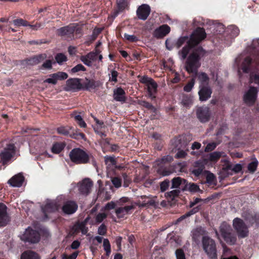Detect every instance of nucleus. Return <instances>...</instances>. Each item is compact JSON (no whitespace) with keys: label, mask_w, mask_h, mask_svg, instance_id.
I'll return each mask as SVG.
<instances>
[{"label":"nucleus","mask_w":259,"mask_h":259,"mask_svg":"<svg viewBox=\"0 0 259 259\" xmlns=\"http://www.w3.org/2000/svg\"><path fill=\"white\" fill-rule=\"evenodd\" d=\"M175 254L177 259H186L184 251L182 249H177L176 251Z\"/></svg>","instance_id":"obj_62"},{"label":"nucleus","mask_w":259,"mask_h":259,"mask_svg":"<svg viewBox=\"0 0 259 259\" xmlns=\"http://www.w3.org/2000/svg\"><path fill=\"white\" fill-rule=\"evenodd\" d=\"M50 76V77L45 79L44 81V83H46V82L49 83H51V84H56L57 83L58 79H57V78L56 77L55 73L51 74Z\"/></svg>","instance_id":"obj_46"},{"label":"nucleus","mask_w":259,"mask_h":259,"mask_svg":"<svg viewBox=\"0 0 259 259\" xmlns=\"http://www.w3.org/2000/svg\"><path fill=\"white\" fill-rule=\"evenodd\" d=\"M70 138L76 140H79V139H85V136L82 133H73V134H69L68 135Z\"/></svg>","instance_id":"obj_50"},{"label":"nucleus","mask_w":259,"mask_h":259,"mask_svg":"<svg viewBox=\"0 0 259 259\" xmlns=\"http://www.w3.org/2000/svg\"><path fill=\"white\" fill-rule=\"evenodd\" d=\"M133 205H125L116 208L115 213L117 217L119 219L124 218L126 216L131 213V210L133 209Z\"/></svg>","instance_id":"obj_18"},{"label":"nucleus","mask_w":259,"mask_h":259,"mask_svg":"<svg viewBox=\"0 0 259 259\" xmlns=\"http://www.w3.org/2000/svg\"><path fill=\"white\" fill-rule=\"evenodd\" d=\"M64 147L63 144L56 143L53 145L51 151L54 153L58 154L64 149Z\"/></svg>","instance_id":"obj_33"},{"label":"nucleus","mask_w":259,"mask_h":259,"mask_svg":"<svg viewBox=\"0 0 259 259\" xmlns=\"http://www.w3.org/2000/svg\"><path fill=\"white\" fill-rule=\"evenodd\" d=\"M233 225L237 231L239 237L244 238L248 235V228L242 220L238 218L234 219L233 222Z\"/></svg>","instance_id":"obj_8"},{"label":"nucleus","mask_w":259,"mask_h":259,"mask_svg":"<svg viewBox=\"0 0 259 259\" xmlns=\"http://www.w3.org/2000/svg\"><path fill=\"white\" fill-rule=\"evenodd\" d=\"M71 161L75 164H87L91 163L94 166H97V163L93 155L90 152H87L83 150L76 148L73 149L69 153Z\"/></svg>","instance_id":"obj_3"},{"label":"nucleus","mask_w":259,"mask_h":259,"mask_svg":"<svg viewBox=\"0 0 259 259\" xmlns=\"http://www.w3.org/2000/svg\"><path fill=\"white\" fill-rule=\"evenodd\" d=\"M78 229L83 234H85L88 231V228L85 226V222H81L78 225Z\"/></svg>","instance_id":"obj_53"},{"label":"nucleus","mask_w":259,"mask_h":259,"mask_svg":"<svg viewBox=\"0 0 259 259\" xmlns=\"http://www.w3.org/2000/svg\"><path fill=\"white\" fill-rule=\"evenodd\" d=\"M64 89L66 91H78L82 89V84L79 79L70 78L67 80Z\"/></svg>","instance_id":"obj_12"},{"label":"nucleus","mask_w":259,"mask_h":259,"mask_svg":"<svg viewBox=\"0 0 259 259\" xmlns=\"http://www.w3.org/2000/svg\"><path fill=\"white\" fill-rule=\"evenodd\" d=\"M170 31V27L166 24H163L154 30L153 36L156 38H161L168 34Z\"/></svg>","instance_id":"obj_16"},{"label":"nucleus","mask_w":259,"mask_h":259,"mask_svg":"<svg viewBox=\"0 0 259 259\" xmlns=\"http://www.w3.org/2000/svg\"><path fill=\"white\" fill-rule=\"evenodd\" d=\"M78 205L73 201H68L64 203L62 206V211L67 214H72L77 209Z\"/></svg>","instance_id":"obj_20"},{"label":"nucleus","mask_w":259,"mask_h":259,"mask_svg":"<svg viewBox=\"0 0 259 259\" xmlns=\"http://www.w3.org/2000/svg\"><path fill=\"white\" fill-rule=\"evenodd\" d=\"M16 154V147L14 144H7L0 152V157L4 164L11 160Z\"/></svg>","instance_id":"obj_7"},{"label":"nucleus","mask_w":259,"mask_h":259,"mask_svg":"<svg viewBox=\"0 0 259 259\" xmlns=\"http://www.w3.org/2000/svg\"><path fill=\"white\" fill-rule=\"evenodd\" d=\"M19 236L22 241L30 243H36L39 241L40 238L38 231L33 230L30 227L26 228L24 233Z\"/></svg>","instance_id":"obj_5"},{"label":"nucleus","mask_w":259,"mask_h":259,"mask_svg":"<svg viewBox=\"0 0 259 259\" xmlns=\"http://www.w3.org/2000/svg\"><path fill=\"white\" fill-rule=\"evenodd\" d=\"M154 80L152 78L149 77L147 76H143L140 79V82L146 84V85H147L148 84H150Z\"/></svg>","instance_id":"obj_60"},{"label":"nucleus","mask_w":259,"mask_h":259,"mask_svg":"<svg viewBox=\"0 0 259 259\" xmlns=\"http://www.w3.org/2000/svg\"><path fill=\"white\" fill-rule=\"evenodd\" d=\"M116 204L114 201H110V202L107 203L105 206L101 209L102 211L105 210H110L114 208L115 207Z\"/></svg>","instance_id":"obj_55"},{"label":"nucleus","mask_w":259,"mask_h":259,"mask_svg":"<svg viewBox=\"0 0 259 259\" xmlns=\"http://www.w3.org/2000/svg\"><path fill=\"white\" fill-rule=\"evenodd\" d=\"M85 67L82 64H79L76 65L74 67H73L71 69V71L72 73H76L79 71H85Z\"/></svg>","instance_id":"obj_54"},{"label":"nucleus","mask_w":259,"mask_h":259,"mask_svg":"<svg viewBox=\"0 0 259 259\" xmlns=\"http://www.w3.org/2000/svg\"><path fill=\"white\" fill-rule=\"evenodd\" d=\"M137 204L139 207L154 206L155 205V202L153 199L149 197L141 196L137 201Z\"/></svg>","instance_id":"obj_22"},{"label":"nucleus","mask_w":259,"mask_h":259,"mask_svg":"<svg viewBox=\"0 0 259 259\" xmlns=\"http://www.w3.org/2000/svg\"><path fill=\"white\" fill-rule=\"evenodd\" d=\"M205 233V230L203 228L201 227H197L192 232V238L194 240H197L200 236L204 234Z\"/></svg>","instance_id":"obj_31"},{"label":"nucleus","mask_w":259,"mask_h":259,"mask_svg":"<svg viewBox=\"0 0 259 259\" xmlns=\"http://www.w3.org/2000/svg\"><path fill=\"white\" fill-rule=\"evenodd\" d=\"M80 60L83 63V64L88 66L90 67L92 65V62L90 59L87 58V55L81 56Z\"/></svg>","instance_id":"obj_57"},{"label":"nucleus","mask_w":259,"mask_h":259,"mask_svg":"<svg viewBox=\"0 0 259 259\" xmlns=\"http://www.w3.org/2000/svg\"><path fill=\"white\" fill-rule=\"evenodd\" d=\"M41 208L44 213L46 215L47 213L58 210V204L55 200H47L46 204L44 206H41Z\"/></svg>","instance_id":"obj_19"},{"label":"nucleus","mask_w":259,"mask_h":259,"mask_svg":"<svg viewBox=\"0 0 259 259\" xmlns=\"http://www.w3.org/2000/svg\"><path fill=\"white\" fill-rule=\"evenodd\" d=\"M198 78L200 82L199 86H206L208 85V77L207 74L204 72L200 73L198 74Z\"/></svg>","instance_id":"obj_30"},{"label":"nucleus","mask_w":259,"mask_h":259,"mask_svg":"<svg viewBox=\"0 0 259 259\" xmlns=\"http://www.w3.org/2000/svg\"><path fill=\"white\" fill-rule=\"evenodd\" d=\"M206 37V33L202 28H197L191 34L190 37L187 36L180 37L177 40L176 45L177 48H180L184 44L185 46L179 51L178 55L181 60H184L191 50L192 53L188 57L185 69L189 73L196 74L200 66V60L204 54L202 47L197 46Z\"/></svg>","instance_id":"obj_1"},{"label":"nucleus","mask_w":259,"mask_h":259,"mask_svg":"<svg viewBox=\"0 0 259 259\" xmlns=\"http://www.w3.org/2000/svg\"><path fill=\"white\" fill-rule=\"evenodd\" d=\"M139 104L145 107V108L151 110L153 112H155L156 111V108L150 103L145 101H139Z\"/></svg>","instance_id":"obj_41"},{"label":"nucleus","mask_w":259,"mask_h":259,"mask_svg":"<svg viewBox=\"0 0 259 259\" xmlns=\"http://www.w3.org/2000/svg\"><path fill=\"white\" fill-rule=\"evenodd\" d=\"M258 163L257 159L254 158L253 160L248 165L247 168L248 171L251 173H253L256 169Z\"/></svg>","instance_id":"obj_36"},{"label":"nucleus","mask_w":259,"mask_h":259,"mask_svg":"<svg viewBox=\"0 0 259 259\" xmlns=\"http://www.w3.org/2000/svg\"><path fill=\"white\" fill-rule=\"evenodd\" d=\"M197 118L201 122H205L208 121L210 113L209 109L207 107H199L196 111Z\"/></svg>","instance_id":"obj_15"},{"label":"nucleus","mask_w":259,"mask_h":259,"mask_svg":"<svg viewBox=\"0 0 259 259\" xmlns=\"http://www.w3.org/2000/svg\"><path fill=\"white\" fill-rule=\"evenodd\" d=\"M202 246L204 250L210 258H217L216 246L213 240L208 236L203 237Z\"/></svg>","instance_id":"obj_4"},{"label":"nucleus","mask_w":259,"mask_h":259,"mask_svg":"<svg viewBox=\"0 0 259 259\" xmlns=\"http://www.w3.org/2000/svg\"><path fill=\"white\" fill-rule=\"evenodd\" d=\"M107 229L104 224H102L98 229V233L100 235H105L106 234Z\"/></svg>","instance_id":"obj_59"},{"label":"nucleus","mask_w":259,"mask_h":259,"mask_svg":"<svg viewBox=\"0 0 259 259\" xmlns=\"http://www.w3.org/2000/svg\"><path fill=\"white\" fill-rule=\"evenodd\" d=\"M239 29L237 27L234 25L229 26L226 30V33L228 35L225 41L226 45L230 46L234 40V38L239 35Z\"/></svg>","instance_id":"obj_11"},{"label":"nucleus","mask_w":259,"mask_h":259,"mask_svg":"<svg viewBox=\"0 0 259 259\" xmlns=\"http://www.w3.org/2000/svg\"><path fill=\"white\" fill-rule=\"evenodd\" d=\"M150 12V7L147 4H143L139 6L136 12L138 18L142 20H146Z\"/></svg>","instance_id":"obj_13"},{"label":"nucleus","mask_w":259,"mask_h":259,"mask_svg":"<svg viewBox=\"0 0 259 259\" xmlns=\"http://www.w3.org/2000/svg\"><path fill=\"white\" fill-rule=\"evenodd\" d=\"M103 247L104 249L106 252V255H109L111 252V246L110 242L107 239H104L103 240Z\"/></svg>","instance_id":"obj_44"},{"label":"nucleus","mask_w":259,"mask_h":259,"mask_svg":"<svg viewBox=\"0 0 259 259\" xmlns=\"http://www.w3.org/2000/svg\"><path fill=\"white\" fill-rule=\"evenodd\" d=\"M100 53V51L97 49H96L95 52H92L88 53L87 55V58H88L92 62L93 61H95L97 58V56Z\"/></svg>","instance_id":"obj_45"},{"label":"nucleus","mask_w":259,"mask_h":259,"mask_svg":"<svg viewBox=\"0 0 259 259\" xmlns=\"http://www.w3.org/2000/svg\"><path fill=\"white\" fill-rule=\"evenodd\" d=\"M196 212H197V211L195 210V209H193L190 210L189 211H188V212H187L185 214H184L182 216H181V217H180L177 220V222H181V221L183 220L184 219H186V218L189 217L190 216L194 214Z\"/></svg>","instance_id":"obj_48"},{"label":"nucleus","mask_w":259,"mask_h":259,"mask_svg":"<svg viewBox=\"0 0 259 259\" xmlns=\"http://www.w3.org/2000/svg\"><path fill=\"white\" fill-rule=\"evenodd\" d=\"M223 152L214 151L209 154V160L211 161H214L218 160L222 156Z\"/></svg>","instance_id":"obj_38"},{"label":"nucleus","mask_w":259,"mask_h":259,"mask_svg":"<svg viewBox=\"0 0 259 259\" xmlns=\"http://www.w3.org/2000/svg\"><path fill=\"white\" fill-rule=\"evenodd\" d=\"M111 182L114 186L116 188H118L121 187V181L119 178L117 177L113 178L111 180Z\"/></svg>","instance_id":"obj_52"},{"label":"nucleus","mask_w":259,"mask_h":259,"mask_svg":"<svg viewBox=\"0 0 259 259\" xmlns=\"http://www.w3.org/2000/svg\"><path fill=\"white\" fill-rule=\"evenodd\" d=\"M83 89L91 91V90L95 89L96 88L99 86V83L98 81H96L94 79H90L85 78L84 82L83 83Z\"/></svg>","instance_id":"obj_25"},{"label":"nucleus","mask_w":259,"mask_h":259,"mask_svg":"<svg viewBox=\"0 0 259 259\" xmlns=\"http://www.w3.org/2000/svg\"><path fill=\"white\" fill-rule=\"evenodd\" d=\"M250 82H254L259 85V75L258 74H250Z\"/></svg>","instance_id":"obj_61"},{"label":"nucleus","mask_w":259,"mask_h":259,"mask_svg":"<svg viewBox=\"0 0 259 259\" xmlns=\"http://www.w3.org/2000/svg\"><path fill=\"white\" fill-rule=\"evenodd\" d=\"M70 127L61 126L57 129L58 134L68 136L70 134Z\"/></svg>","instance_id":"obj_37"},{"label":"nucleus","mask_w":259,"mask_h":259,"mask_svg":"<svg viewBox=\"0 0 259 259\" xmlns=\"http://www.w3.org/2000/svg\"><path fill=\"white\" fill-rule=\"evenodd\" d=\"M46 57V56L45 54H41L39 56L32 58L30 61H31L33 64H37Z\"/></svg>","instance_id":"obj_47"},{"label":"nucleus","mask_w":259,"mask_h":259,"mask_svg":"<svg viewBox=\"0 0 259 259\" xmlns=\"http://www.w3.org/2000/svg\"><path fill=\"white\" fill-rule=\"evenodd\" d=\"M180 193L179 189H175L165 193V197L169 201L175 200V198L178 197Z\"/></svg>","instance_id":"obj_29"},{"label":"nucleus","mask_w":259,"mask_h":259,"mask_svg":"<svg viewBox=\"0 0 259 259\" xmlns=\"http://www.w3.org/2000/svg\"><path fill=\"white\" fill-rule=\"evenodd\" d=\"M169 186V181L167 179L162 182L160 184V190L161 192H164L166 190Z\"/></svg>","instance_id":"obj_49"},{"label":"nucleus","mask_w":259,"mask_h":259,"mask_svg":"<svg viewBox=\"0 0 259 259\" xmlns=\"http://www.w3.org/2000/svg\"><path fill=\"white\" fill-rule=\"evenodd\" d=\"M107 217V213L102 212L98 213L95 217V222L97 224L102 223Z\"/></svg>","instance_id":"obj_39"},{"label":"nucleus","mask_w":259,"mask_h":259,"mask_svg":"<svg viewBox=\"0 0 259 259\" xmlns=\"http://www.w3.org/2000/svg\"><path fill=\"white\" fill-rule=\"evenodd\" d=\"M24 178L21 174L16 175L8 181V183L13 187H20L23 183Z\"/></svg>","instance_id":"obj_23"},{"label":"nucleus","mask_w":259,"mask_h":259,"mask_svg":"<svg viewBox=\"0 0 259 259\" xmlns=\"http://www.w3.org/2000/svg\"><path fill=\"white\" fill-rule=\"evenodd\" d=\"M124 37L126 39H127L131 42H136L139 40L137 36H136L135 35H130L127 33L124 34Z\"/></svg>","instance_id":"obj_58"},{"label":"nucleus","mask_w":259,"mask_h":259,"mask_svg":"<svg viewBox=\"0 0 259 259\" xmlns=\"http://www.w3.org/2000/svg\"><path fill=\"white\" fill-rule=\"evenodd\" d=\"M113 98L116 101L124 102L126 100L125 91L120 87L114 90Z\"/></svg>","instance_id":"obj_24"},{"label":"nucleus","mask_w":259,"mask_h":259,"mask_svg":"<svg viewBox=\"0 0 259 259\" xmlns=\"http://www.w3.org/2000/svg\"><path fill=\"white\" fill-rule=\"evenodd\" d=\"M181 103L184 106L188 107L192 104L193 98L188 96H184Z\"/></svg>","instance_id":"obj_34"},{"label":"nucleus","mask_w":259,"mask_h":259,"mask_svg":"<svg viewBox=\"0 0 259 259\" xmlns=\"http://www.w3.org/2000/svg\"><path fill=\"white\" fill-rule=\"evenodd\" d=\"M56 62L61 65L63 62L67 61V57L63 53H58L55 56Z\"/></svg>","instance_id":"obj_40"},{"label":"nucleus","mask_w":259,"mask_h":259,"mask_svg":"<svg viewBox=\"0 0 259 259\" xmlns=\"http://www.w3.org/2000/svg\"><path fill=\"white\" fill-rule=\"evenodd\" d=\"M222 245L223 247V254L221 259H238V258L235 255L228 256L227 253L230 252V250L225 244H223Z\"/></svg>","instance_id":"obj_35"},{"label":"nucleus","mask_w":259,"mask_h":259,"mask_svg":"<svg viewBox=\"0 0 259 259\" xmlns=\"http://www.w3.org/2000/svg\"><path fill=\"white\" fill-rule=\"evenodd\" d=\"M217 147L214 142L208 143L205 148V151L208 152L213 150Z\"/></svg>","instance_id":"obj_64"},{"label":"nucleus","mask_w":259,"mask_h":259,"mask_svg":"<svg viewBox=\"0 0 259 259\" xmlns=\"http://www.w3.org/2000/svg\"><path fill=\"white\" fill-rule=\"evenodd\" d=\"M148 96L152 100L156 98L157 93V84L154 80L147 85Z\"/></svg>","instance_id":"obj_26"},{"label":"nucleus","mask_w":259,"mask_h":259,"mask_svg":"<svg viewBox=\"0 0 259 259\" xmlns=\"http://www.w3.org/2000/svg\"><path fill=\"white\" fill-rule=\"evenodd\" d=\"M21 259H40V257L35 252L29 250L22 253Z\"/></svg>","instance_id":"obj_28"},{"label":"nucleus","mask_w":259,"mask_h":259,"mask_svg":"<svg viewBox=\"0 0 259 259\" xmlns=\"http://www.w3.org/2000/svg\"><path fill=\"white\" fill-rule=\"evenodd\" d=\"M258 90L255 87H250L243 95V100L247 105L251 106L254 104L257 96Z\"/></svg>","instance_id":"obj_10"},{"label":"nucleus","mask_w":259,"mask_h":259,"mask_svg":"<svg viewBox=\"0 0 259 259\" xmlns=\"http://www.w3.org/2000/svg\"><path fill=\"white\" fill-rule=\"evenodd\" d=\"M212 90L208 85L199 86L198 95L199 100L201 102H204L208 100L211 95Z\"/></svg>","instance_id":"obj_17"},{"label":"nucleus","mask_w":259,"mask_h":259,"mask_svg":"<svg viewBox=\"0 0 259 259\" xmlns=\"http://www.w3.org/2000/svg\"><path fill=\"white\" fill-rule=\"evenodd\" d=\"M195 78H193L184 87V91L186 92H190L191 91L194 87L195 84Z\"/></svg>","instance_id":"obj_43"},{"label":"nucleus","mask_w":259,"mask_h":259,"mask_svg":"<svg viewBox=\"0 0 259 259\" xmlns=\"http://www.w3.org/2000/svg\"><path fill=\"white\" fill-rule=\"evenodd\" d=\"M246 52L252 55V58L247 57L242 63L241 69L245 73H248L252 64L259 65V38H254L248 42L246 46Z\"/></svg>","instance_id":"obj_2"},{"label":"nucleus","mask_w":259,"mask_h":259,"mask_svg":"<svg viewBox=\"0 0 259 259\" xmlns=\"http://www.w3.org/2000/svg\"><path fill=\"white\" fill-rule=\"evenodd\" d=\"M220 230L222 237L225 241L230 245H234L236 242V237L234 234H232V229L231 226L226 223H223L220 227Z\"/></svg>","instance_id":"obj_6"},{"label":"nucleus","mask_w":259,"mask_h":259,"mask_svg":"<svg viewBox=\"0 0 259 259\" xmlns=\"http://www.w3.org/2000/svg\"><path fill=\"white\" fill-rule=\"evenodd\" d=\"M186 181L180 177L174 178L172 181V186L171 188H178L182 184H185Z\"/></svg>","instance_id":"obj_32"},{"label":"nucleus","mask_w":259,"mask_h":259,"mask_svg":"<svg viewBox=\"0 0 259 259\" xmlns=\"http://www.w3.org/2000/svg\"><path fill=\"white\" fill-rule=\"evenodd\" d=\"M117 10L115 13L113 17L115 18L118 14L125 9L128 5L127 0H117Z\"/></svg>","instance_id":"obj_27"},{"label":"nucleus","mask_w":259,"mask_h":259,"mask_svg":"<svg viewBox=\"0 0 259 259\" xmlns=\"http://www.w3.org/2000/svg\"><path fill=\"white\" fill-rule=\"evenodd\" d=\"M7 210V206L0 203V226H5L10 221Z\"/></svg>","instance_id":"obj_21"},{"label":"nucleus","mask_w":259,"mask_h":259,"mask_svg":"<svg viewBox=\"0 0 259 259\" xmlns=\"http://www.w3.org/2000/svg\"><path fill=\"white\" fill-rule=\"evenodd\" d=\"M13 23L16 26H27L28 25V22L22 19H17L13 21Z\"/></svg>","instance_id":"obj_42"},{"label":"nucleus","mask_w":259,"mask_h":259,"mask_svg":"<svg viewBox=\"0 0 259 259\" xmlns=\"http://www.w3.org/2000/svg\"><path fill=\"white\" fill-rule=\"evenodd\" d=\"M206 179V182L208 184H211L213 183V182L214 181L215 177L212 173H211L210 172H207Z\"/></svg>","instance_id":"obj_56"},{"label":"nucleus","mask_w":259,"mask_h":259,"mask_svg":"<svg viewBox=\"0 0 259 259\" xmlns=\"http://www.w3.org/2000/svg\"><path fill=\"white\" fill-rule=\"evenodd\" d=\"M118 72L115 70H112L111 71V73L109 74V80L111 81L116 82L117 81V77L118 76Z\"/></svg>","instance_id":"obj_51"},{"label":"nucleus","mask_w":259,"mask_h":259,"mask_svg":"<svg viewBox=\"0 0 259 259\" xmlns=\"http://www.w3.org/2000/svg\"><path fill=\"white\" fill-rule=\"evenodd\" d=\"M28 26H29L32 30H37L39 29L44 28L45 26V24L37 23L35 25H30L28 24Z\"/></svg>","instance_id":"obj_63"},{"label":"nucleus","mask_w":259,"mask_h":259,"mask_svg":"<svg viewBox=\"0 0 259 259\" xmlns=\"http://www.w3.org/2000/svg\"><path fill=\"white\" fill-rule=\"evenodd\" d=\"M79 31V28L77 27L76 25L72 24L58 29V33L62 36H64L69 39H72L74 37V33Z\"/></svg>","instance_id":"obj_9"},{"label":"nucleus","mask_w":259,"mask_h":259,"mask_svg":"<svg viewBox=\"0 0 259 259\" xmlns=\"http://www.w3.org/2000/svg\"><path fill=\"white\" fill-rule=\"evenodd\" d=\"M93 183L90 179L86 178L78 184V190L83 195H88L90 193Z\"/></svg>","instance_id":"obj_14"}]
</instances>
